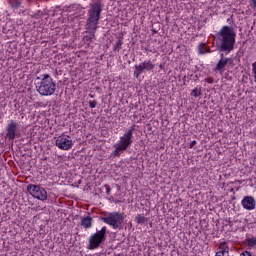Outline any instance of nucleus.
<instances>
[{
  "label": "nucleus",
  "instance_id": "nucleus-29",
  "mask_svg": "<svg viewBox=\"0 0 256 256\" xmlns=\"http://www.w3.org/2000/svg\"><path fill=\"white\" fill-rule=\"evenodd\" d=\"M240 256H253V255L249 251H244L243 253L240 254Z\"/></svg>",
  "mask_w": 256,
  "mask_h": 256
},
{
  "label": "nucleus",
  "instance_id": "nucleus-27",
  "mask_svg": "<svg viewBox=\"0 0 256 256\" xmlns=\"http://www.w3.org/2000/svg\"><path fill=\"white\" fill-rule=\"evenodd\" d=\"M215 256H227V253L221 250V251H218Z\"/></svg>",
  "mask_w": 256,
  "mask_h": 256
},
{
  "label": "nucleus",
  "instance_id": "nucleus-11",
  "mask_svg": "<svg viewBox=\"0 0 256 256\" xmlns=\"http://www.w3.org/2000/svg\"><path fill=\"white\" fill-rule=\"evenodd\" d=\"M232 64H233V58L220 59L216 64L214 71H219V73H223L225 67H227V65H232Z\"/></svg>",
  "mask_w": 256,
  "mask_h": 256
},
{
  "label": "nucleus",
  "instance_id": "nucleus-34",
  "mask_svg": "<svg viewBox=\"0 0 256 256\" xmlns=\"http://www.w3.org/2000/svg\"><path fill=\"white\" fill-rule=\"evenodd\" d=\"M118 41H122V43H123V34H121V35L118 37Z\"/></svg>",
  "mask_w": 256,
  "mask_h": 256
},
{
  "label": "nucleus",
  "instance_id": "nucleus-9",
  "mask_svg": "<svg viewBox=\"0 0 256 256\" xmlns=\"http://www.w3.org/2000/svg\"><path fill=\"white\" fill-rule=\"evenodd\" d=\"M119 146L124 148L125 151L133 145V136L131 134H127V132L124 133V135L120 138L119 143H117Z\"/></svg>",
  "mask_w": 256,
  "mask_h": 256
},
{
  "label": "nucleus",
  "instance_id": "nucleus-18",
  "mask_svg": "<svg viewBox=\"0 0 256 256\" xmlns=\"http://www.w3.org/2000/svg\"><path fill=\"white\" fill-rule=\"evenodd\" d=\"M191 97H201V95H203V92L201 91V87H196L192 90L191 92Z\"/></svg>",
  "mask_w": 256,
  "mask_h": 256
},
{
  "label": "nucleus",
  "instance_id": "nucleus-16",
  "mask_svg": "<svg viewBox=\"0 0 256 256\" xmlns=\"http://www.w3.org/2000/svg\"><path fill=\"white\" fill-rule=\"evenodd\" d=\"M199 55H205V53H210L211 50L207 48V44L202 43L198 46Z\"/></svg>",
  "mask_w": 256,
  "mask_h": 256
},
{
  "label": "nucleus",
  "instance_id": "nucleus-20",
  "mask_svg": "<svg viewBox=\"0 0 256 256\" xmlns=\"http://www.w3.org/2000/svg\"><path fill=\"white\" fill-rule=\"evenodd\" d=\"M219 249H221V251H224V253H227V255H229V246H227V242L220 243Z\"/></svg>",
  "mask_w": 256,
  "mask_h": 256
},
{
  "label": "nucleus",
  "instance_id": "nucleus-17",
  "mask_svg": "<svg viewBox=\"0 0 256 256\" xmlns=\"http://www.w3.org/2000/svg\"><path fill=\"white\" fill-rule=\"evenodd\" d=\"M136 223L145 225L149 221V219L145 218V216L138 214L135 218Z\"/></svg>",
  "mask_w": 256,
  "mask_h": 256
},
{
  "label": "nucleus",
  "instance_id": "nucleus-22",
  "mask_svg": "<svg viewBox=\"0 0 256 256\" xmlns=\"http://www.w3.org/2000/svg\"><path fill=\"white\" fill-rule=\"evenodd\" d=\"M246 243H247L248 247H255L256 238H247Z\"/></svg>",
  "mask_w": 256,
  "mask_h": 256
},
{
  "label": "nucleus",
  "instance_id": "nucleus-36",
  "mask_svg": "<svg viewBox=\"0 0 256 256\" xmlns=\"http://www.w3.org/2000/svg\"><path fill=\"white\" fill-rule=\"evenodd\" d=\"M153 33H157V31L153 30Z\"/></svg>",
  "mask_w": 256,
  "mask_h": 256
},
{
  "label": "nucleus",
  "instance_id": "nucleus-30",
  "mask_svg": "<svg viewBox=\"0 0 256 256\" xmlns=\"http://www.w3.org/2000/svg\"><path fill=\"white\" fill-rule=\"evenodd\" d=\"M195 145H197V141H196V140H193V141L190 143L189 149H193V147H195Z\"/></svg>",
  "mask_w": 256,
  "mask_h": 256
},
{
  "label": "nucleus",
  "instance_id": "nucleus-32",
  "mask_svg": "<svg viewBox=\"0 0 256 256\" xmlns=\"http://www.w3.org/2000/svg\"><path fill=\"white\" fill-rule=\"evenodd\" d=\"M37 15H39L40 17H43V15H45V13H43L41 10H39Z\"/></svg>",
  "mask_w": 256,
  "mask_h": 256
},
{
  "label": "nucleus",
  "instance_id": "nucleus-4",
  "mask_svg": "<svg viewBox=\"0 0 256 256\" xmlns=\"http://www.w3.org/2000/svg\"><path fill=\"white\" fill-rule=\"evenodd\" d=\"M107 240V227H102L101 230L94 233L89 238L88 249L93 251L95 249H99L103 243Z\"/></svg>",
  "mask_w": 256,
  "mask_h": 256
},
{
  "label": "nucleus",
  "instance_id": "nucleus-8",
  "mask_svg": "<svg viewBox=\"0 0 256 256\" xmlns=\"http://www.w3.org/2000/svg\"><path fill=\"white\" fill-rule=\"evenodd\" d=\"M17 133H19V123L14 120H10L6 127V138L9 139V141H13L17 136Z\"/></svg>",
  "mask_w": 256,
  "mask_h": 256
},
{
  "label": "nucleus",
  "instance_id": "nucleus-2",
  "mask_svg": "<svg viewBox=\"0 0 256 256\" xmlns=\"http://www.w3.org/2000/svg\"><path fill=\"white\" fill-rule=\"evenodd\" d=\"M36 81V91L43 97L54 95L55 91H57V84L49 74H43L41 79L37 77Z\"/></svg>",
  "mask_w": 256,
  "mask_h": 256
},
{
  "label": "nucleus",
  "instance_id": "nucleus-1",
  "mask_svg": "<svg viewBox=\"0 0 256 256\" xmlns=\"http://www.w3.org/2000/svg\"><path fill=\"white\" fill-rule=\"evenodd\" d=\"M218 36L221 41L220 51H223L224 53H231V51L235 49V37H237L235 29L233 27L223 26L218 32Z\"/></svg>",
  "mask_w": 256,
  "mask_h": 256
},
{
  "label": "nucleus",
  "instance_id": "nucleus-10",
  "mask_svg": "<svg viewBox=\"0 0 256 256\" xmlns=\"http://www.w3.org/2000/svg\"><path fill=\"white\" fill-rule=\"evenodd\" d=\"M241 205L247 210V211H253V209H255V198H253L252 196H246L243 198V200L241 201Z\"/></svg>",
  "mask_w": 256,
  "mask_h": 256
},
{
  "label": "nucleus",
  "instance_id": "nucleus-26",
  "mask_svg": "<svg viewBox=\"0 0 256 256\" xmlns=\"http://www.w3.org/2000/svg\"><path fill=\"white\" fill-rule=\"evenodd\" d=\"M89 107L95 109L97 107V100L89 101Z\"/></svg>",
  "mask_w": 256,
  "mask_h": 256
},
{
  "label": "nucleus",
  "instance_id": "nucleus-37",
  "mask_svg": "<svg viewBox=\"0 0 256 256\" xmlns=\"http://www.w3.org/2000/svg\"><path fill=\"white\" fill-rule=\"evenodd\" d=\"M90 97H93V95H92V94H90Z\"/></svg>",
  "mask_w": 256,
  "mask_h": 256
},
{
  "label": "nucleus",
  "instance_id": "nucleus-19",
  "mask_svg": "<svg viewBox=\"0 0 256 256\" xmlns=\"http://www.w3.org/2000/svg\"><path fill=\"white\" fill-rule=\"evenodd\" d=\"M114 148L115 150L113 151V155H115V157H119L120 153H123V151H125V149L119 146L118 144H115Z\"/></svg>",
  "mask_w": 256,
  "mask_h": 256
},
{
  "label": "nucleus",
  "instance_id": "nucleus-31",
  "mask_svg": "<svg viewBox=\"0 0 256 256\" xmlns=\"http://www.w3.org/2000/svg\"><path fill=\"white\" fill-rule=\"evenodd\" d=\"M206 83H214V80L212 77H208L205 79Z\"/></svg>",
  "mask_w": 256,
  "mask_h": 256
},
{
  "label": "nucleus",
  "instance_id": "nucleus-3",
  "mask_svg": "<svg viewBox=\"0 0 256 256\" xmlns=\"http://www.w3.org/2000/svg\"><path fill=\"white\" fill-rule=\"evenodd\" d=\"M102 11L103 3H101V1H96L90 5V8L88 10V18L86 19L85 29H98Z\"/></svg>",
  "mask_w": 256,
  "mask_h": 256
},
{
  "label": "nucleus",
  "instance_id": "nucleus-28",
  "mask_svg": "<svg viewBox=\"0 0 256 256\" xmlns=\"http://www.w3.org/2000/svg\"><path fill=\"white\" fill-rule=\"evenodd\" d=\"M105 189H106V194L110 195L111 194V187L109 185H105Z\"/></svg>",
  "mask_w": 256,
  "mask_h": 256
},
{
  "label": "nucleus",
  "instance_id": "nucleus-25",
  "mask_svg": "<svg viewBox=\"0 0 256 256\" xmlns=\"http://www.w3.org/2000/svg\"><path fill=\"white\" fill-rule=\"evenodd\" d=\"M135 127H136L135 124L132 125V126L126 131V133H127L128 135L130 134V136L133 137V131H135Z\"/></svg>",
  "mask_w": 256,
  "mask_h": 256
},
{
  "label": "nucleus",
  "instance_id": "nucleus-14",
  "mask_svg": "<svg viewBox=\"0 0 256 256\" xmlns=\"http://www.w3.org/2000/svg\"><path fill=\"white\" fill-rule=\"evenodd\" d=\"M141 65L144 67L145 71H153V69H155V64H153L151 60L144 61L141 63Z\"/></svg>",
  "mask_w": 256,
  "mask_h": 256
},
{
  "label": "nucleus",
  "instance_id": "nucleus-13",
  "mask_svg": "<svg viewBox=\"0 0 256 256\" xmlns=\"http://www.w3.org/2000/svg\"><path fill=\"white\" fill-rule=\"evenodd\" d=\"M145 68L143 67V64L135 65L134 66V77L136 79H139L142 73H144Z\"/></svg>",
  "mask_w": 256,
  "mask_h": 256
},
{
  "label": "nucleus",
  "instance_id": "nucleus-23",
  "mask_svg": "<svg viewBox=\"0 0 256 256\" xmlns=\"http://www.w3.org/2000/svg\"><path fill=\"white\" fill-rule=\"evenodd\" d=\"M123 46V41L118 40L113 48V51H121V47Z\"/></svg>",
  "mask_w": 256,
  "mask_h": 256
},
{
  "label": "nucleus",
  "instance_id": "nucleus-15",
  "mask_svg": "<svg viewBox=\"0 0 256 256\" xmlns=\"http://www.w3.org/2000/svg\"><path fill=\"white\" fill-rule=\"evenodd\" d=\"M89 31V32H88ZM97 31V29H86V33H88V35L84 36V38L86 39V41H93V39H95V32Z\"/></svg>",
  "mask_w": 256,
  "mask_h": 256
},
{
  "label": "nucleus",
  "instance_id": "nucleus-21",
  "mask_svg": "<svg viewBox=\"0 0 256 256\" xmlns=\"http://www.w3.org/2000/svg\"><path fill=\"white\" fill-rule=\"evenodd\" d=\"M9 5L12 7V9H19V7H21V2H19V1H15V2H13V1H9Z\"/></svg>",
  "mask_w": 256,
  "mask_h": 256
},
{
  "label": "nucleus",
  "instance_id": "nucleus-35",
  "mask_svg": "<svg viewBox=\"0 0 256 256\" xmlns=\"http://www.w3.org/2000/svg\"><path fill=\"white\" fill-rule=\"evenodd\" d=\"M220 59H228V58H225V54L221 53L220 54Z\"/></svg>",
  "mask_w": 256,
  "mask_h": 256
},
{
  "label": "nucleus",
  "instance_id": "nucleus-5",
  "mask_svg": "<svg viewBox=\"0 0 256 256\" xmlns=\"http://www.w3.org/2000/svg\"><path fill=\"white\" fill-rule=\"evenodd\" d=\"M101 221L113 227V229H123V221H125V216L119 212H112L106 217H102Z\"/></svg>",
  "mask_w": 256,
  "mask_h": 256
},
{
  "label": "nucleus",
  "instance_id": "nucleus-12",
  "mask_svg": "<svg viewBox=\"0 0 256 256\" xmlns=\"http://www.w3.org/2000/svg\"><path fill=\"white\" fill-rule=\"evenodd\" d=\"M80 225L84 227V229H91V227H93V218H91V216L82 217Z\"/></svg>",
  "mask_w": 256,
  "mask_h": 256
},
{
  "label": "nucleus",
  "instance_id": "nucleus-7",
  "mask_svg": "<svg viewBox=\"0 0 256 256\" xmlns=\"http://www.w3.org/2000/svg\"><path fill=\"white\" fill-rule=\"evenodd\" d=\"M55 145L58 149L69 151L73 147V140H71L70 136L65 137V135H62L56 139Z\"/></svg>",
  "mask_w": 256,
  "mask_h": 256
},
{
  "label": "nucleus",
  "instance_id": "nucleus-24",
  "mask_svg": "<svg viewBox=\"0 0 256 256\" xmlns=\"http://www.w3.org/2000/svg\"><path fill=\"white\" fill-rule=\"evenodd\" d=\"M146 130L149 135H153L155 132L153 131V126L151 124H146Z\"/></svg>",
  "mask_w": 256,
  "mask_h": 256
},
{
  "label": "nucleus",
  "instance_id": "nucleus-6",
  "mask_svg": "<svg viewBox=\"0 0 256 256\" xmlns=\"http://www.w3.org/2000/svg\"><path fill=\"white\" fill-rule=\"evenodd\" d=\"M27 191L35 199H38L39 201H47V191L44 190L43 187L35 184H29L27 186Z\"/></svg>",
  "mask_w": 256,
  "mask_h": 256
},
{
  "label": "nucleus",
  "instance_id": "nucleus-33",
  "mask_svg": "<svg viewBox=\"0 0 256 256\" xmlns=\"http://www.w3.org/2000/svg\"><path fill=\"white\" fill-rule=\"evenodd\" d=\"M251 1H252L253 8L256 9V0H251Z\"/></svg>",
  "mask_w": 256,
  "mask_h": 256
}]
</instances>
